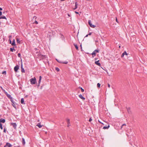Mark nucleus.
<instances>
[{"mask_svg":"<svg viewBox=\"0 0 147 147\" xmlns=\"http://www.w3.org/2000/svg\"><path fill=\"white\" fill-rule=\"evenodd\" d=\"M30 81L31 84H35L36 82V79L35 77L30 79Z\"/></svg>","mask_w":147,"mask_h":147,"instance_id":"obj_1","label":"nucleus"},{"mask_svg":"<svg viewBox=\"0 0 147 147\" xmlns=\"http://www.w3.org/2000/svg\"><path fill=\"white\" fill-rule=\"evenodd\" d=\"M91 22L90 20H88V23L90 26V27L92 28H95L96 27V26L94 25H92V24L91 23Z\"/></svg>","mask_w":147,"mask_h":147,"instance_id":"obj_2","label":"nucleus"},{"mask_svg":"<svg viewBox=\"0 0 147 147\" xmlns=\"http://www.w3.org/2000/svg\"><path fill=\"white\" fill-rule=\"evenodd\" d=\"M12 147V145L8 142H7L6 145L5 146V147Z\"/></svg>","mask_w":147,"mask_h":147,"instance_id":"obj_3","label":"nucleus"},{"mask_svg":"<svg viewBox=\"0 0 147 147\" xmlns=\"http://www.w3.org/2000/svg\"><path fill=\"white\" fill-rule=\"evenodd\" d=\"M99 51L98 50H95L94 51H93L92 53V54L93 55H94V56L96 55V53H98Z\"/></svg>","mask_w":147,"mask_h":147,"instance_id":"obj_4","label":"nucleus"},{"mask_svg":"<svg viewBox=\"0 0 147 147\" xmlns=\"http://www.w3.org/2000/svg\"><path fill=\"white\" fill-rule=\"evenodd\" d=\"M66 121H67V126L68 127H69V126H70L71 125L70 124L69 119H66Z\"/></svg>","mask_w":147,"mask_h":147,"instance_id":"obj_5","label":"nucleus"},{"mask_svg":"<svg viewBox=\"0 0 147 147\" xmlns=\"http://www.w3.org/2000/svg\"><path fill=\"white\" fill-rule=\"evenodd\" d=\"M11 125H12L14 129H16L17 127V125L16 123H11Z\"/></svg>","mask_w":147,"mask_h":147,"instance_id":"obj_6","label":"nucleus"},{"mask_svg":"<svg viewBox=\"0 0 147 147\" xmlns=\"http://www.w3.org/2000/svg\"><path fill=\"white\" fill-rule=\"evenodd\" d=\"M4 93L7 96L8 98H12V97L11 95L10 94H8L7 92H5Z\"/></svg>","mask_w":147,"mask_h":147,"instance_id":"obj_7","label":"nucleus"},{"mask_svg":"<svg viewBox=\"0 0 147 147\" xmlns=\"http://www.w3.org/2000/svg\"><path fill=\"white\" fill-rule=\"evenodd\" d=\"M19 68V67L18 66H15L14 67V71L16 72H17L18 70V69Z\"/></svg>","mask_w":147,"mask_h":147,"instance_id":"obj_8","label":"nucleus"},{"mask_svg":"<svg viewBox=\"0 0 147 147\" xmlns=\"http://www.w3.org/2000/svg\"><path fill=\"white\" fill-rule=\"evenodd\" d=\"M99 60H98L97 61H96L95 62V63L96 64V65L100 66L101 65L100 63L99 62Z\"/></svg>","mask_w":147,"mask_h":147,"instance_id":"obj_9","label":"nucleus"},{"mask_svg":"<svg viewBox=\"0 0 147 147\" xmlns=\"http://www.w3.org/2000/svg\"><path fill=\"white\" fill-rule=\"evenodd\" d=\"M5 119H3L2 118L0 119V122L1 123H5Z\"/></svg>","mask_w":147,"mask_h":147,"instance_id":"obj_10","label":"nucleus"},{"mask_svg":"<svg viewBox=\"0 0 147 147\" xmlns=\"http://www.w3.org/2000/svg\"><path fill=\"white\" fill-rule=\"evenodd\" d=\"M40 56L42 59H47V56L45 55H41Z\"/></svg>","mask_w":147,"mask_h":147,"instance_id":"obj_11","label":"nucleus"},{"mask_svg":"<svg viewBox=\"0 0 147 147\" xmlns=\"http://www.w3.org/2000/svg\"><path fill=\"white\" fill-rule=\"evenodd\" d=\"M79 97L80 98H81V99L83 100H85V98H84L83 96L81 94H80L79 95Z\"/></svg>","mask_w":147,"mask_h":147,"instance_id":"obj_12","label":"nucleus"},{"mask_svg":"<svg viewBox=\"0 0 147 147\" xmlns=\"http://www.w3.org/2000/svg\"><path fill=\"white\" fill-rule=\"evenodd\" d=\"M39 78V80L38 82V84H39L38 86H39L40 84V82L41 81V80L42 79V77L41 76H40Z\"/></svg>","mask_w":147,"mask_h":147,"instance_id":"obj_13","label":"nucleus"},{"mask_svg":"<svg viewBox=\"0 0 147 147\" xmlns=\"http://www.w3.org/2000/svg\"><path fill=\"white\" fill-rule=\"evenodd\" d=\"M21 71L22 72H25V70L24 69L23 67L22 64L21 66Z\"/></svg>","mask_w":147,"mask_h":147,"instance_id":"obj_14","label":"nucleus"},{"mask_svg":"<svg viewBox=\"0 0 147 147\" xmlns=\"http://www.w3.org/2000/svg\"><path fill=\"white\" fill-rule=\"evenodd\" d=\"M21 102L22 104H24L25 103L24 102V99L23 98H22L21 99Z\"/></svg>","mask_w":147,"mask_h":147,"instance_id":"obj_15","label":"nucleus"},{"mask_svg":"<svg viewBox=\"0 0 147 147\" xmlns=\"http://www.w3.org/2000/svg\"><path fill=\"white\" fill-rule=\"evenodd\" d=\"M22 143L23 145H24L25 144V142L24 138H22Z\"/></svg>","mask_w":147,"mask_h":147,"instance_id":"obj_16","label":"nucleus"},{"mask_svg":"<svg viewBox=\"0 0 147 147\" xmlns=\"http://www.w3.org/2000/svg\"><path fill=\"white\" fill-rule=\"evenodd\" d=\"M37 126L39 128H41L42 127V125H41L40 123H38L37 124Z\"/></svg>","mask_w":147,"mask_h":147,"instance_id":"obj_17","label":"nucleus"},{"mask_svg":"<svg viewBox=\"0 0 147 147\" xmlns=\"http://www.w3.org/2000/svg\"><path fill=\"white\" fill-rule=\"evenodd\" d=\"M110 126L109 125H108L107 126H104L103 127V129H108L109 127Z\"/></svg>","mask_w":147,"mask_h":147,"instance_id":"obj_18","label":"nucleus"},{"mask_svg":"<svg viewBox=\"0 0 147 147\" xmlns=\"http://www.w3.org/2000/svg\"><path fill=\"white\" fill-rule=\"evenodd\" d=\"M78 3L77 2H76L75 3V7L74 9H76L78 7L77 5H78Z\"/></svg>","mask_w":147,"mask_h":147,"instance_id":"obj_19","label":"nucleus"},{"mask_svg":"<svg viewBox=\"0 0 147 147\" xmlns=\"http://www.w3.org/2000/svg\"><path fill=\"white\" fill-rule=\"evenodd\" d=\"M6 19V17L4 16H0V19Z\"/></svg>","mask_w":147,"mask_h":147,"instance_id":"obj_20","label":"nucleus"},{"mask_svg":"<svg viewBox=\"0 0 147 147\" xmlns=\"http://www.w3.org/2000/svg\"><path fill=\"white\" fill-rule=\"evenodd\" d=\"M16 41L18 43H20V39L18 38H17L16 39Z\"/></svg>","mask_w":147,"mask_h":147,"instance_id":"obj_21","label":"nucleus"},{"mask_svg":"<svg viewBox=\"0 0 147 147\" xmlns=\"http://www.w3.org/2000/svg\"><path fill=\"white\" fill-rule=\"evenodd\" d=\"M74 45L77 50H78V48L77 44H74Z\"/></svg>","mask_w":147,"mask_h":147,"instance_id":"obj_22","label":"nucleus"},{"mask_svg":"<svg viewBox=\"0 0 147 147\" xmlns=\"http://www.w3.org/2000/svg\"><path fill=\"white\" fill-rule=\"evenodd\" d=\"M10 51L11 52H13L14 51H15V50L14 49V47H13V48H10Z\"/></svg>","mask_w":147,"mask_h":147,"instance_id":"obj_23","label":"nucleus"},{"mask_svg":"<svg viewBox=\"0 0 147 147\" xmlns=\"http://www.w3.org/2000/svg\"><path fill=\"white\" fill-rule=\"evenodd\" d=\"M11 45L13 46L15 45V40L14 39L13 41L11 43Z\"/></svg>","mask_w":147,"mask_h":147,"instance_id":"obj_24","label":"nucleus"},{"mask_svg":"<svg viewBox=\"0 0 147 147\" xmlns=\"http://www.w3.org/2000/svg\"><path fill=\"white\" fill-rule=\"evenodd\" d=\"M0 128L1 129H3V126H2V125L1 123H0Z\"/></svg>","mask_w":147,"mask_h":147,"instance_id":"obj_25","label":"nucleus"},{"mask_svg":"<svg viewBox=\"0 0 147 147\" xmlns=\"http://www.w3.org/2000/svg\"><path fill=\"white\" fill-rule=\"evenodd\" d=\"M123 55H127V54L126 51H125L123 53Z\"/></svg>","mask_w":147,"mask_h":147,"instance_id":"obj_26","label":"nucleus"},{"mask_svg":"<svg viewBox=\"0 0 147 147\" xmlns=\"http://www.w3.org/2000/svg\"><path fill=\"white\" fill-rule=\"evenodd\" d=\"M68 63V62L67 61H63L62 63L67 64Z\"/></svg>","mask_w":147,"mask_h":147,"instance_id":"obj_27","label":"nucleus"},{"mask_svg":"<svg viewBox=\"0 0 147 147\" xmlns=\"http://www.w3.org/2000/svg\"><path fill=\"white\" fill-rule=\"evenodd\" d=\"M100 84L99 83H98L97 84V86L98 88H100Z\"/></svg>","mask_w":147,"mask_h":147,"instance_id":"obj_28","label":"nucleus"},{"mask_svg":"<svg viewBox=\"0 0 147 147\" xmlns=\"http://www.w3.org/2000/svg\"><path fill=\"white\" fill-rule=\"evenodd\" d=\"M0 88H1V89H2V90H3V91L4 92V93H5V92H6V91H5V90L4 89H3V88H2V87L1 86Z\"/></svg>","mask_w":147,"mask_h":147,"instance_id":"obj_29","label":"nucleus"},{"mask_svg":"<svg viewBox=\"0 0 147 147\" xmlns=\"http://www.w3.org/2000/svg\"><path fill=\"white\" fill-rule=\"evenodd\" d=\"M56 70L57 71H59V69L58 67L56 68Z\"/></svg>","mask_w":147,"mask_h":147,"instance_id":"obj_30","label":"nucleus"},{"mask_svg":"<svg viewBox=\"0 0 147 147\" xmlns=\"http://www.w3.org/2000/svg\"><path fill=\"white\" fill-rule=\"evenodd\" d=\"M81 91L82 92H84V89H83L82 88H81Z\"/></svg>","mask_w":147,"mask_h":147,"instance_id":"obj_31","label":"nucleus"},{"mask_svg":"<svg viewBox=\"0 0 147 147\" xmlns=\"http://www.w3.org/2000/svg\"><path fill=\"white\" fill-rule=\"evenodd\" d=\"M34 23H35L36 24H38V22L37 21L35 20Z\"/></svg>","mask_w":147,"mask_h":147,"instance_id":"obj_32","label":"nucleus"},{"mask_svg":"<svg viewBox=\"0 0 147 147\" xmlns=\"http://www.w3.org/2000/svg\"><path fill=\"white\" fill-rule=\"evenodd\" d=\"M18 56L20 57H21V54L20 53H19L18 54Z\"/></svg>","mask_w":147,"mask_h":147,"instance_id":"obj_33","label":"nucleus"},{"mask_svg":"<svg viewBox=\"0 0 147 147\" xmlns=\"http://www.w3.org/2000/svg\"><path fill=\"white\" fill-rule=\"evenodd\" d=\"M57 60L59 63H62V62H63L62 61H58L57 59Z\"/></svg>","mask_w":147,"mask_h":147,"instance_id":"obj_34","label":"nucleus"},{"mask_svg":"<svg viewBox=\"0 0 147 147\" xmlns=\"http://www.w3.org/2000/svg\"><path fill=\"white\" fill-rule=\"evenodd\" d=\"M3 132L4 133L6 132V129L5 128H4V129Z\"/></svg>","mask_w":147,"mask_h":147,"instance_id":"obj_35","label":"nucleus"},{"mask_svg":"<svg viewBox=\"0 0 147 147\" xmlns=\"http://www.w3.org/2000/svg\"><path fill=\"white\" fill-rule=\"evenodd\" d=\"M92 120V119H91V118H90V119H89V121L90 122Z\"/></svg>","mask_w":147,"mask_h":147,"instance_id":"obj_36","label":"nucleus"},{"mask_svg":"<svg viewBox=\"0 0 147 147\" xmlns=\"http://www.w3.org/2000/svg\"><path fill=\"white\" fill-rule=\"evenodd\" d=\"M3 74H6V72L5 71H3V72L2 73Z\"/></svg>","mask_w":147,"mask_h":147,"instance_id":"obj_37","label":"nucleus"},{"mask_svg":"<svg viewBox=\"0 0 147 147\" xmlns=\"http://www.w3.org/2000/svg\"><path fill=\"white\" fill-rule=\"evenodd\" d=\"M124 125H126V124H123V125H122V126H121V128H122V127H123V126H124Z\"/></svg>","mask_w":147,"mask_h":147,"instance_id":"obj_38","label":"nucleus"},{"mask_svg":"<svg viewBox=\"0 0 147 147\" xmlns=\"http://www.w3.org/2000/svg\"><path fill=\"white\" fill-rule=\"evenodd\" d=\"M2 12L0 11V16H1L2 15Z\"/></svg>","mask_w":147,"mask_h":147,"instance_id":"obj_39","label":"nucleus"},{"mask_svg":"<svg viewBox=\"0 0 147 147\" xmlns=\"http://www.w3.org/2000/svg\"><path fill=\"white\" fill-rule=\"evenodd\" d=\"M124 55H123V53L121 55V57H123L124 56Z\"/></svg>","mask_w":147,"mask_h":147,"instance_id":"obj_40","label":"nucleus"},{"mask_svg":"<svg viewBox=\"0 0 147 147\" xmlns=\"http://www.w3.org/2000/svg\"><path fill=\"white\" fill-rule=\"evenodd\" d=\"M92 34L91 32H90L88 34V35H90Z\"/></svg>","mask_w":147,"mask_h":147,"instance_id":"obj_41","label":"nucleus"},{"mask_svg":"<svg viewBox=\"0 0 147 147\" xmlns=\"http://www.w3.org/2000/svg\"><path fill=\"white\" fill-rule=\"evenodd\" d=\"M108 86L109 88H110V86L109 84H108Z\"/></svg>","mask_w":147,"mask_h":147,"instance_id":"obj_42","label":"nucleus"},{"mask_svg":"<svg viewBox=\"0 0 147 147\" xmlns=\"http://www.w3.org/2000/svg\"><path fill=\"white\" fill-rule=\"evenodd\" d=\"M75 13H76V14H78L79 13L78 12H77V11H75Z\"/></svg>","mask_w":147,"mask_h":147,"instance_id":"obj_43","label":"nucleus"},{"mask_svg":"<svg viewBox=\"0 0 147 147\" xmlns=\"http://www.w3.org/2000/svg\"><path fill=\"white\" fill-rule=\"evenodd\" d=\"M2 10V8L1 7H0V11Z\"/></svg>","mask_w":147,"mask_h":147,"instance_id":"obj_44","label":"nucleus"},{"mask_svg":"<svg viewBox=\"0 0 147 147\" xmlns=\"http://www.w3.org/2000/svg\"><path fill=\"white\" fill-rule=\"evenodd\" d=\"M127 110L128 111V112H129V110H130V109L129 108L127 109Z\"/></svg>","mask_w":147,"mask_h":147,"instance_id":"obj_45","label":"nucleus"},{"mask_svg":"<svg viewBox=\"0 0 147 147\" xmlns=\"http://www.w3.org/2000/svg\"><path fill=\"white\" fill-rule=\"evenodd\" d=\"M88 34H87L85 36V37H88Z\"/></svg>","mask_w":147,"mask_h":147,"instance_id":"obj_46","label":"nucleus"},{"mask_svg":"<svg viewBox=\"0 0 147 147\" xmlns=\"http://www.w3.org/2000/svg\"><path fill=\"white\" fill-rule=\"evenodd\" d=\"M116 22H118V21H117V18H116Z\"/></svg>","mask_w":147,"mask_h":147,"instance_id":"obj_47","label":"nucleus"},{"mask_svg":"<svg viewBox=\"0 0 147 147\" xmlns=\"http://www.w3.org/2000/svg\"><path fill=\"white\" fill-rule=\"evenodd\" d=\"M119 48H121V46L120 45H119Z\"/></svg>","mask_w":147,"mask_h":147,"instance_id":"obj_48","label":"nucleus"},{"mask_svg":"<svg viewBox=\"0 0 147 147\" xmlns=\"http://www.w3.org/2000/svg\"><path fill=\"white\" fill-rule=\"evenodd\" d=\"M80 47H81V49H82V45H80Z\"/></svg>","mask_w":147,"mask_h":147,"instance_id":"obj_49","label":"nucleus"},{"mask_svg":"<svg viewBox=\"0 0 147 147\" xmlns=\"http://www.w3.org/2000/svg\"><path fill=\"white\" fill-rule=\"evenodd\" d=\"M17 147H20V146H17Z\"/></svg>","mask_w":147,"mask_h":147,"instance_id":"obj_50","label":"nucleus"},{"mask_svg":"<svg viewBox=\"0 0 147 147\" xmlns=\"http://www.w3.org/2000/svg\"><path fill=\"white\" fill-rule=\"evenodd\" d=\"M98 121L100 123H102L100 122L99 120H98Z\"/></svg>","mask_w":147,"mask_h":147,"instance_id":"obj_51","label":"nucleus"},{"mask_svg":"<svg viewBox=\"0 0 147 147\" xmlns=\"http://www.w3.org/2000/svg\"><path fill=\"white\" fill-rule=\"evenodd\" d=\"M11 40H10V43H11Z\"/></svg>","mask_w":147,"mask_h":147,"instance_id":"obj_52","label":"nucleus"},{"mask_svg":"<svg viewBox=\"0 0 147 147\" xmlns=\"http://www.w3.org/2000/svg\"><path fill=\"white\" fill-rule=\"evenodd\" d=\"M68 15L69 16V14H68Z\"/></svg>","mask_w":147,"mask_h":147,"instance_id":"obj_53","label":"nucleus"},{"mask_svg":"<svg viewBox=\"0 0 147 147\" xmlns=\"http://www.w3.org/2000/svg\"><path fill=\"white\" fill-rule=\"evenodd\" d=\"M4 147H5V146H4Z\"/></svg>","mask_w":147,"mask_h":147,"instance_id":"obj_54","label":"nucleus"}]
</instances>
